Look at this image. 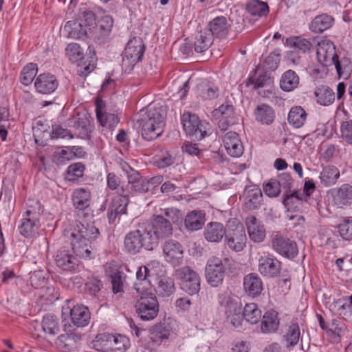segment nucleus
<instances>
[{"label":"nucleus","mask_w":352,"mask_h":352,"mask_svg":"<svg viewBox=\"0 0 352 352\" xmlns=\"http://www.w3.org/2000/svg\"><path fill=\"white\" fill-rule=\"evenodd\" d=\"M113 25V19L109 15L102 16L98 21L96 25V30L99 34V36L102 38L108 36L112 30Z\"/></svg>","instance_id":"nucleus-49"},{"label":"nucleus","mask_w":352,"mask_h":352,"mask_svg":"<svg viewBox=\"0 0 352 352\" xmlns=\"http://www.w3.org/2000/svg\"><path fill=\"white\" fill-rule=\"evenodd\" d=\"M340 177L339 169L333 165H327L322 167L320 173L319 179L322 186L329 187L335 185Z\"/></svg>","instance_id":"nucleus-29"},{"label":"nucleus","mask_w":352,"mask_h":352,"mask_svg":"<svg viewBox=\"0 0 352 352\" xmlns=\"http://www.w3.org/2000/svg\"><path fill=\"white\" fill-rule=\"evenodd\" d=\"M38 72L37 65L35 63H29L23 69L21 74V82L24 85L32 83Z\"/></svg>","instance_id":"nucleus-54"},{"label":"nucleus","mask_w":352,"mask_h":352,"mask_svg":"<svg viewBox=\"0 0 352 352\" xmlns=\"http://www.w3.org/2000/svg\"><path fill=\"white\" fill-rule=\"evenodd\" d=\"M307 120L305 111L300 106L292 107L287 116L289 123L295 128H300Z\"/></svg>","instance_id":"nucleus-42"},{"label":"nucleus","mask_w":352,"mask_h":352,"mask_svg":"<svg viewBox=\"0 0 352 352\" xmlns=\"http://www.w3.org/2000/svg\"><path fill=\"white\" fill-rule=\"evenodd\" d=\"M65 28H69V36L74 38H82L87 34V29L83 26L82 23L76 21H68L65 25Z\"/></svg>","instance_id":"nucleus-55"},{"label":"nucleus","mask_w":352,"mask_h":352,"mask_svg":"<svg viewBox=\"0 0 352 352\" xmlns=\"http://www.w3.org/2000/svg\"><path fill=\"white\" fill-rule=\"evenodd\" d=\"M234 109L231 104H222L214 111V116L219 119L218 126L221 131H226L235 122Z\"/></svg>","instance_id":"nucleus-18"},{"label":"nucleus","mask_w":352,"mask_h":352,"mask_svg":"<svg viewBox=\"0 0 352 352\" xmlns=\"http://www.w3.org/2000/svg\"><path fill=\"white\" fill-rule=\"evenodd\" d=\"M254 115L256 121L262 124L270 125L273 123L275 118V112L270 105L262 104L258 105L255 109Z\"/></svg>","instance_id":"nucleus-33"},{"label":"nucleus","mask_w":352,"mask_h":352,"mask_svg":"<svg viewBox=\"0 0 352 352\" xmlns=\"http://www.w3.org/2000/svg\"><path fill=\"white\" fill-rule=\"evenodd\" d=\"M245 224L251 240L261 242L265 237V230L261 223L254 216L246 218Z\"/></svg>","instance_id":"nucleus-23"},{"label":"nucleus","mask_w":352,"mask_h":352,"mask_svg":"<svg viewBox=\"0 0 352 352\" xmlns=\"http://www.w3.org/2000/svg\"><path fill=\"white\" fill-rule=\"evenodd\" d=\"M262 192L256 186H250L245 188L244 192V206L247 210H253L257 209L262 201Z\"/></svg>","instance_id":"nucleus-25"},{"label":"nucleus","mask_w":352,"mask_h":352,"mask_svg":"<svg viewBox=\"0 0 352 352\" xmlns=\"http://www.w3.org/2000/svg\"><path fill=\"white\" fill-rule=\"evenodd\" d=\"M69 250H59L56 256V263L63 270L71 271L78 265V260Z\"/></svg>","instance_id":"nucleus-26"},{"label":"nucleus","mask_w":352,"mask_h":352,"mask_svg":"<svg viewBox=\"0 0 352 352\" xmlns=\"http://www.w3.org/2000/svg\"><path fill=\"white\" fill-rule=\"evenodd\" d=\"M229 25L226 17L223 16H217L208 24L206 30L212 34V37L224 38L228 33Z\"/></svg>","instance_id":"nucleus-24"},{"label":"nucleus","mask_w":352,"mask_h":352,"mask_svg":"<svg viewBox=\"0 0 352 352\" xmlns=\"http://www.w3.org/2000/svg\"><path fill=\"white\" fill-rule=\"evenodd\" d=\"M246 235L241 224H237L234 229L227 231L225 241L229 248L235 251H241L246 244Z\"/></svg>","instance_id":"nucleus-15"},{"label":"nucleus","mask_w":352,"mask_h":352,"mask_svg":"<svg viewBox=\"0 0 352 352\" xmlns=\"http://www.w3.org/2000/svg\"><path fill=\"white\" fill-rule=\"evenodd\" d=\"M41 327L43 331L50 335H55L60 330L57 318L52 315L43 317Z\"/></svg>","instance_id":"nucleus-51"},{"label":"nucleus","mask_w":352,"mask_h":352,"mask_svg":"<svg viewBox=\"0 0 352 352\" xmlns=\"http://www.w3.org/2000/svg\"><path fill=\"white\" fill-rule=\"evenodd\" d=\"M146 229L148 235L151 236L155 248L158 245L159 240L170 236L173 231L171 222L162 214L154 215L150 225Z\"/></svg>","instance_id":"nucleus-6"},{"label":"nucleus","mask_w":352,"mask_h":352,"mask_svg":"<svg viewBox=\"0 0 352 352\" xmlns=\"http://www.w3.org/2000/svg\"><path fill=\"white\" fill-rule=\"evenodd\" d=\"M258 267L263 276L274 278L280 274L281 263L272 255L263 256L258 259Z\"/></svg>","instance_id":"nucleus-16"},{"label":"nucleus","mask_w":352,"mask_h":352,"mask_svg":"<svg viewBox=\"0 0 352 352\" xmlns=\"http://www.w3.org/2000/svg\"><path fill=\"white\" fill-rule=\"evenodd\" d=\"M145 45L140 37H133L126 44L122 58V67L125 72H130L144 56Z\"/></svg>","instance_id":"nucleus-7"},{"label":"nucleus","mask_w":352,"mask_h":352,"mask_svg":"<svg viewBox=\"0 0 352 352\" xmlns=\"http://www.w3.org/2000/svg\"><path fill=\"white\" fill-rule=\"evenodd\" d=\"M171 332L170 323L165 321L155 325L151 329V339L153 342L160 343L164 340L168 339Z\"/></svg>","instance_id":"nucleus-34"},{"label":"nucleus","mask_w":352,"mask_h":352,"mask_svg":"<svg viewBox=\"0 0 352 352\" xmlns=\"http://www.w3.org/2000/svg\"><path fill=\"white\" fill-rule=\"evenodd\" d=\"M300 337V327L297 322H290L286 328V331L283 335L284 341L286 342L287 347L296 346Z\"/></svg>","instance_id":"nucleus-40"},{"label":"nucleus","mask_w":352,"mask_h":352,"mask_svg":"<svg viewBox=\"0 0 352 352\" xmlns=\"http://www.w3.org/2000/svg\"><path fill=\"white\" fill-rule=\"evenodd\" d=\"M243 288L245 294L250 297L259 296L263 290L261 278L255 273L248 274L243 278Z\"/></svg>","instance_id":"nucleus-21"},{"label":"nucleus","mask_w":352,"mask_h":352,"mask_svg":"<svg viewBox=\"0 0 352 352\" xmlns=\"http://www.w3.org/2000/svg\"><path fill=\"white\" fill-rule=\"evenodd\" d=\"M97 120L102 126L113 129L119 123L118 116L114 113L104 112L103 115H98Z\"/></svg>","instance_id":"nucleus-58"},{"label":"nucleus","mask_w":352,"mask_h":352,"mask_svg":"<svg viewBox=\"0 0 352 352\" xmlns=\"http://www.w3.org/2000/svg\"><path fill=\"white\" fill-rule=\"evenodd\" d=\"M128 178L129 183L127 186L130 188V191H129V193L134 195L150 191L147 178L140 177L138 172L133 170L132 174L129 175Z\"/></svg>","instance_id":"nucleus-28"},{"label":"nucleus","mask_w":352,"mask_h":352,"mask_svg":"<svg viewBox=\"0 0 352 352\" xmlns=\"http://www.w3.org/2000/svg\"><path fill=\"white\" fill-rule=\"evenodd\" d=\"M46 273L43 270L34 271L30 274V282L34 288L43 287L46 283Z\"/></svg>","instance_id":"nucleus-59"},{"label":"nucleus","mask_w":352,"mask_h":352,"mask_svg":"<svg viewBox=\"0 0 352 352\" xmlns=\"http://www.w3.org/2000/svg\"><path fill=\"white\" fill-rule=\"evenodd\" d=\"M22 223L19 226V232L25 237L30 236L34 232V228L39 222L40 217L43 212V207L38 201L29 199L27 203Z\"/></svg>","instance_id":"nucleus-4"},{"label":"nucleus","mask_w":352,"mask_h":352,"mask_svg":"<svg viewBox=\"0 0 352 352\" xmlns=\"http://www.w3.org/2000/svg\"><path fill=\"white\" fill-rule=\"evenodd\" d=\"M280 190H283L285 193L290 192V189L292 187L294 180L292 176L288 173H282L278 175L276 179Z\"/></svg>","instance_id":"nucleus-62"},{"label":"nucleus","mask_w":352,"mask_h":352,"mask_svg":"<svg viewBox=\"0 0 352 352\" xmlns=\"http://www.w3.org/2000/svg\"><path fill=\"white\" fill-rule=\"evenodd\" d=\"M316 56L318 62L324 67L335 65L339 75L341 74V65L338 56L336 52V47L333 43L329 40H322L318 43L316 47Z\"/></svg>","instance_id":"nucleus-8"},{"label":"nucleus","mask_w":352,"mask_h":352,"mask_svg":"<svg viewBox=\"0 0 352 352\" xmlns=\"http://www.w3.org/2000/svg\"><path fill=\"white\" fill-rule=\"evenodd\" d=\"M113 335L110 333H101L98 335L93 342V346L97 351L102 352H111V340Z\"/></svg>","instance_id":"nucleus-50"},{"label":"nucleus","mask_w":352,"mask_h":352,"mask_svg":"<svg viewBox=\"0 0 352 352\" xmlns=\"http://www.w3.org/2000/svg\"><path fill=\"white\" fill-rule=\"evenodd\" d=\"M247 12L254 16L262 17L269 13L267 3L259 0H250L246 4Z\"/></svg>","instance_id":"nucleus-44"},{"label":"nucleus","mask_w":352,"mask_h":352,"mask_svg":"<svg viewBox=\"0 0 352 352\" xmlns=\"http://www.w3.org/2000/svg\"><path fill=\"white\" fill-rule=\"evenodd\" d=\"M341 138L352 145V120L342 122L340 126Z\"/></svg>","instance_id":"nucleus-63"},{"label":"nucleus","mask_w":352,"mask_h":352,"mask_svg":"<svg viewBox=\"0 0 352 352\" xmlns=\"http://www.w3.org/2000/svg\"><path fill=\"white\" fill-rule=\"evenodd\" d=\"M340 236L345 240L352 239V219L345 220L338 226Z\"/></svg>","instance_id":"nucleus-64"},{"label":"nucleus","mask_w":352,"mask_h":352,"mask_svg":"<svg viewBox=\"0 0 352 352\" xmlns=\"http://www.w3.org/2000/svg\"><path fill=\"white\" fill-rule=\"evenodd\" d=\"M124 274L122 272L116 271L111 275L112 289L113 293L117 294L122 292Z\"/></svg>","instance_id":"nucleus-60"},{"label":"nucleus","mask_w":352,"mask_h":352,"mask_svg":"<svg viewBox=\"0 0 352 352\" xmlns=\"http://www.w3.org/2000/svg\"><path fill=\"white\" fill-rule=\"evenodd\" d=\"M129 203L128 192L124 186H120L119 195L111 201L107 211V219L110 224L114 223L119 214H126Z\"/></svg>","instance_id":"nucleus-13"},{"label":"nucleus","mask_w":352,"mask_h":352,"mask_svg":"<svg viewBox=\"0 0 352 352\" xmlns=\"http://www.w3.org/2000/svg\"><path fill=\"white\" fill-rule=\"evenodd\" d=\"M182 122L186 133L196 140L203 139L210 129L208 122L201 120L196 114L190 112L183 114Z\"/></svg>","instance_id":"nucleus-5"},{"label":"nucleus","mask_w":352,"mask_h":352,"mask_svg":"<svg viewBox=\"0 0 352 352\" xmlns=\"http://www.w3.org/2000/svg\"><path fill=\"white\" fill-rule=\"evenodd\" d=\"M327 333L335 342L340 341L341 337L344 335V324H340V321L336 319L331 320L328 324Z\"/></svg>","instance_id":"nucleus-52"},{"label":"nucleus","mask_w":352,"mask_h":352,"mask_svg":"<svg viewBox=\"0 0 352 352\" xmlns=\"http://www.w3.org/2000/svg\"><path fill=\"white\" fill-rule=\"evenodd\" d=\"M85 167L81 162L74 163L69 165L66 171L65 178L68 181H76L84 175Z\"/></svg>","instance_id":"nucleus-53"},{"label":"nucleus","mask_w":352,"mask_h":352,"mask_svg":"<svg viewBox=\"0 0 352 352\" xmlns=\"http://www.w3.org/2000/svg\"><path fill=\"white\" fill-rule=\"evenodd\" d=\"M71 300L63 307V316L69 315L72 322L77 327H83L89 323L90 312L88 308L82 305L71 306Z\"/></svg>","instance_id":"nucleus-12"},{"label":"nucleus","mask_w":352,"mask_h":352,"mask_svg":"<svg viewBox=\"0 0 352 352\" xmlns=\"http://www.w3.org/2000/svg\"><path fill=\"white\" fill-rule=\"evenodd\" d=\"M138 121L142 127V136L146 140L152 141L163 133L164 118L161 108L149 105L146 111H140Z\"/></svg>","instance_id":"nucleus-2"},{"label":"nucleus","mask_w":352,"mask_h":352,"mask_svg":"<svg viewBox=\"0 0 352 352\" xmlns=\"http://www.w3.org/2000/svg\"><path fill=\"white\" fill-rule=\"evenodd\" d=\"M149 270L146 266H141L136 272V281L134 284L135 289L138 294H145L150 288L151 283L148 280Z\"/></svg>","instance_id":"nucleus-32"},{"label":"nucleus","mask_w":352,"mask_h":352,"mask_svg":"<svg viewBox=\"0 0 352 352\" xmlns=\"http://www.w3.org/2000/svg\"><path fill=\"white\" fill-rule=\"evenodd\" d=\"M111 340V352H124L129 345V339L122 335H113Z\"/></svg>","instance_id":"nucleus-56"},{"label":"nucleus","mask_w":352,"mask_h":352,"mask_svg":"<svg viewBox=\"0 0 352 352\" xmlns=\"http://www.w3.org/2000/svg\"><path fill=\"white\" fill-rule=\"evenodd\" d=\"M155 289L159 296H169L175 290L174 282L169 277H160L157 280Z\"/></svg>","instance_id":"nucleus-46"},{"label":"nucleus","mask_w":352,"mask_h":352,"mask_svg":"<svg viewBox=\"0 0 352 352\" xmlns=\"http://www.w3.org/2000/svg\"><path fill=\"white\" fill-rule=\"evenodd\" d=\"M175 277L180 280L182 289L190 295L199 292L200 278L197 273L190 267L185 266L175 271Z\"/></svg>","instance_id":"nucleus-11"},{"label":"nucleus","mask_w":352,"mask_h":352,"mask_svg":"<svg viewBox=\"0 0 352 352\" xmlns=\"http://www.w3.org/2000/svg\"><path fill=\"white\" fill-rule=\"evenodd\" d=\"M90 192L82 188L76 189L72 195L74 206L78 210L87 208L90 204Z\"/></svg>","instance_id":"nucleus-38"},{"label":"nucleus","mask_w":352,"mask_h":352,"mask_svg":"<svg viewBox=\"0 0 352 352\" xmlns=\"http://www.w3.org/2000/svg\"><path fill=\"white\" fill-rule=\"evenodd\" d=\"M272 248L287 258H294L298 254V248L294 241L278 234L272 239Z\"/></svg>","instance_id":"nucleus-17"},{"label":"nucleus","mask_w":352,"mask_h":352,"mask_svg":"<svg viewBox=\"0 0 352 352\" xmlns=\"http://www.w3.org/2000/svg\"><path fill=\"white\" fill-rule=\"evenodd\" d=\"M213 38L212 34L206 30L199 32L195 41V50L197 53H202L206 51L212 44Z\"/></svg>","instance_id":"nucleus-45"},{"label":"nucleus","mask_w":352,"mask_h":352,"mask_svg":"<svg viewBox=\"0 0 352 352\" xmlns=\"http://www.w3.org/2000/svg\"><path fill=\"white\" fill-rule=\"evenodd\" d=\"M219 303L225 308V313L227 317L233 314H241V305L232 298L230 294H223L219 296Z\"/></svg>","instance_id":"nucleus-36"},{"label":"nucleus","mask_w":352,"mask_h":352,"mask_svg":"<svg viewBox=\"0 0 352 352\" xmlns=\"http://www.w3.org/2000/svg\"><path fill=\"white\" fill-rule=\"evenodd\" d=\"M184 222L188 230L191 231L198 230L204 224L205 217L202 212L193 210L187 214Z\"/></svg>","instance_id":"nucleus-43"},{"label":"nucleus","mask_w":352,"mask_h":352,"mask_svg":"<svg viewBox=\"0 0 352 352\" xmlns=\"http://www.w3.org/2000/svg\"><path fill=\"white\" fill-rule=\"evenodd\" d=\"M140 298L136 302V312L142 320L154 319L159 311V303L156 296L151 292L138 294Z\"/></svg>","instance_id":"nucleus-9"},{"label":"nucleus","mask_w":352,"mask_h":352,"mask_svg":"<svg viewBox=\"0 0 352 352\" xmlns=\"http://www.w3.org/2000/svg\"><path fill=\"white\" fill-rule=\"evenodd\" d=\"M74 154L66 149H60L54 152L53 155V162L58 165L65 164L72 160Z\"/></svg>","instance_id":"nucleus-61"},{"label":"nucleus","mask_w":352,"mask_h":352,"mask_svg":"<svg viewBox=\"0 0 352 352\" xmlns=\"http://www.w3.org/2000/svg\"><path fill=\"white\" fill-rule=\"evenodd\" d=\"M278 314L274 310H270L265 313L261 323V331L267 334L277 331L279 327Z\"/></svg>","instance_id":"nucleus-27"},{"label":"nucleus","mask_w":352,"mask_h":352,"mask_svg":"<svg viewBox=\"0 0 352 352\" xmlns=\"http://www.w3.org/2000/svg\"><path fill=\"white\" fill-rule=\"evenodd\" d=\"M164 260L173 266H179L184 261V248L175 239H168L162 245Z\"/></svg>","instance_id":"nucleus-14"},{"label":"nucleus","mask_w":352,"mask_h":352,"mask_svg":"<svg viewBox=\"0 0 352 352\" xmlns=\"http://www.w3.org/2000/svg\"><path fill=\"white\" fill-rule=\"evenodd\" d=\"M314 96L317 103L323 106H329L335 100L334 91L327 85H321L316 87Z\"/></svg>","instance_id":"nucleus-35"},{"label":"nucleus","mask_w":352,"mask_h":352,"mask_svg":"<svg viewBox=\"0 0 352 352\" xmlns=\"http://www.w3.org/2000/svg\"><path fill=\"white\" fill-rule=\"evenodd\" d=\"M66 52L70 61L74 63L82 60L84 58L83 50L80 47V45L75 43L67 45Z\"/></svg>","instance_id":"nucleus-57"},{"label":"nucleus","mask_w":352,"mask_h":352,"mask_svg":"<svg viewBox=\"0 0 352 352\" xmlns=\"http://www.w3.org/2000/svg\"><path fill=\"white\" fill-rule=\"evenodd\" d=\"M219 89L208 82H201L197 85V98L202 100H211L219 96Z\"/></svg>","instance_id":"nucleus-39"},{"label":"nucleus","mask_w":352,"mask_h":352,"mask_svg":"<svg viewBox=\"0 0 352 352\" xmlns=\"http://www.w3.org/2000/svg\"><path fill=\"white\" fill-rule=\"evenodd\" d=\"M333 18L327 14H322L314 18L309 24V29L314 33H322L329 29L333 24Z\"/></svg>","instance_id":"nucleus-31"},{"label":"nucleus","mask_w":352,"mask_h":352,"mask_svg":"<svg viewBox=\"0 0 352 352\" xmlns=\"http://www.w3.org/2000/svg\"><path fill=\"white\" fill-rule=\"evenodd\" d=\"M242 314L244 319L252 324L258 323L261 318V311L255 303L246 304Z\"/></svg>","instance_id":"nucleus-47"},{"label":"nucleus","mask_w":352,"mask_h":352,"mask_svg":"<svg viewBox=\"0 0 352 352\" xmlns=\"http://www.w3.org/2000/svg\"><path fill=\"white\" fill-rule=\"evenodd\" d=\"M151 236L145 228L138 229L128 232L124 240V246L126 252L135 255L140 253L142 249L152 251L155 249Z\"/></svg>","instance_id":"nucleus-3"},{"label":"nucleus","mask_w":352,"mask_h":352,"mask_svg":"<svg viewBox=\"0 0 352 352\" xmlns=\"http://www.w3.org/2000/svg\"><path fill=\"white\" fill-rule=\"evenodd\" d=\"M299 84V77L293 70L286 71L282 76L280 80V88L285 91H292L295 89Z\"/></svg>","instance_id":"nucleus-41"},{"label":"nucleus","mask_w":352,"mask_h":352,"mask_svg":"<svg viewBox=\"0 0 352 352\" xmlns=\"http://www.w3.org/2000/svg\"><path fill=\"white\" fill-rule=\"evenodd\" d=\"M284 43L290 47L297 48L303 53L309 52L312 47V44L309 40L300 36L287 38Z\"/></svg>","instance_id":"nucleus-48"},{"label":"nucleus","mask_w":352,"mask_h":352,"mask_svg":"<svg viewBox=\"0 0 352 352\" xmlns=\"http://www.w3.org/2000/svg\"><path fill=\"white\" fill-rule=\"evenodd\" d=\"M228 258L223 260L219 257L210 258L206 266V278L208 283L212 287H217L222 283L226 272V265Z\"/></svg>","instance_id":"nucleus-10"},{"label":"nucleus","mask_w":352,"mask_h":352,"mask_svg":"<svg viewBox=\"0 0 352 352\" xmlns=\"http://www.w3.org/2000/svg\"><path fill=\"white\" fill-rule=\"evenodd\" d=\"M228 153L233 157H239L243 153V146L239 135L234 131L227 132L223 138Z\"/></svg>","instance_id":"nucleus-20"},{"label":"nucleus","mask_w":352,"mask_h":352,"mask_svg":"<svg viewBox=\"0 0 352 352\" xmlns=\"http://www.w3.org/2000/svg\"><path fill=\"white\" fill-rule=\"evenodd\" d=\"M79 339L78 336L74 333H64L58 337L56 340V345L58 349L63 352H71L76 348V342Z\"/></svg>","instance_id":"nucleus-37"},{"label":"nucleus","mask_w":352,"mask_h":352,"mask_svg":"<svg viewBox=\"0 0 352 352\" xmlns=\"http://www.w3.org/2000/svg\"><path fill=\"white\" fill-rule=\"evenodd\" d=\"M333 201L338 208H343L352 204V186L344 184L339 188H333L331 191Z\"/></svg>","instance_id":"nucleus-19"},{"label":"nucleus","mask_w":352,"mask_h":352,"mask_svg":"<svg viewBox=\"0 0 352 352\" xmlns=\"http://www.w3.org/2000/svg\"><path fill=\"white\" fill-rule=\"evenodd\" d=\"M34 87L38 93L50 94L56 89L58 81L53 75L42 74L36 78Z\"/></svg>","instance_id":"nucleus-22"},{"label":"nucleus","mask_w":352,"mask_h":352,"mask_svg":"<svg viewBox=\"0 0 352 352\" xmlns=\"http://www.w3.org/2000/svg\"><path fill=\"white\" fill-rule=\"evenodd\" d=\"M98 228L93 226L85 227L80 223L70 232L73 252L82 258H91L95 251L94 241L99 234Z\"/></svg>","instance_id":"nucleus-1"},{"label":"nucleus","mask_w":352,"mask_h":352,"mask_svg":"<svg viewBox=\"0 0 352 352\" xmlns=\"http://www.w3.org/2000/svg\"><path fill=\"white\" fill-rule=\"evenodd\" d=\"M226 232L222 223L211 222L204 229V236L208 241L218 243L226 236Z\"/></svg>","instance_id":"nucleus-30"}]
</instances>
